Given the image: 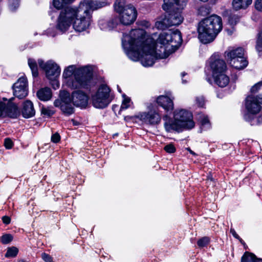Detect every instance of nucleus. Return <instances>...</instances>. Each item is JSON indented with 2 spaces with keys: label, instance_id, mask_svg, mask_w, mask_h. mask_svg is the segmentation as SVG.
I'll return each mask as SVG.
<instances>
[{
  "label": "nucleus",
  "instance_id": "f257e3e1",
  "mask_svg": "<svg viewBox=\"0 0 262 262\" xmlns=\"http://www.w3.org/2000/svg\"><path fill=\"white\" fill-rule=\"evenodd\" d=\"M182 42L181 33L178 29L161 33L156 42L152 38L145 37L143 30L134 29L129 35L124 34L122 46L128 57L133 61L140 59L144 67L153 65L156 58H165L168 56V46L179 47Z\"/></svg>",
  "mask_w": 262,
  "mask_h": 262
},
{
  "label": "nucleus",
  "instance_id": "f03ea898",
  "mask_svg": "<svg viewBox=\"0 0 262 262\" xmlns=\"http://www.w3.org/2000/svg\"><path fill=\"white\" fill-rule=\"evenodd\" d=\"M104 2L84 1L78 7H72L75 12L72 22L73 28L78 32H82L89 28L91 21V11L106 6Z\"/></svg>",
  "mask_w": 262,
  "mask_h": 262
},
{
  "label": "nucleus",
  "instance_id": "7ed1b4c3",
  "mask_svg": "<svg viewBox=\"0 0 262 262\" xmlns=\"http://www.w3.org/2000/svg\"><path fill=\"white\" fill-rule=\"evenodd\" d=\"M60 99L55 100L54 104L56 107H60L63 113L66 115H70L74 113V108L73 104L81 108H85L88 104L89 97L81 91H75L72 94L66 91H60Z\"/></svg>",
  "mask_w": 262,
  "mask_h": 262
},
{
  "label": "nucleus",
  "instance_id": "20e7f679",
  "mask_svg": "<svg viewBox=\"0 0 262 262\" xmlns=\"http://www.w3.org/2000/svg\"><path fill=\"white\" fill-rule=\"evenodd\" d=\"M221 17L212 15L202 20L199 24V39L203 43L212 42L222 29Z\"/></svg>",
  "mask_w": 262,
  "mask_h": 262
},
{
  "label": "nucleus",
  "instance_id": "39448f33",
  "mask_svg": "<svg viewBox=\"0 0 262 262\" xmlns=\"http://www.w3.org/2000/svg\"><path fill=\"white\" fill-rule=\"evenodd\" d=\"M74 75L68 81V85L73 89L86 88L90 83L92 78V69L89 66L82 67L76 69L75 66H69L66 69L63 73V77L70 78Z\"/></svg>",
  "mask_w": 262,
  "mask_h": 262
},
{
  "label": "nucleus",
  "instance_id": "423d86ee",
  "mask_svg": "<svg viewBox=\"0 0 262 262\" xmlns=\"http://www.w3.org/2000/svg\"><path fill=\"white\" fill-rule=\"evenodd\" d=\"M163 119L166 121L164 123V127L168 132L173 130L179 132L184 129H190L194 126L192 114L184 110L174 112V120H167V116H165Z\"/></svg>",
  "mask_w": 262,
  "mask_h": 262
},
{
  "label": "nucleus",
  "instance_id": "0eeeda50",
  "mask_svg": "<svg viewBox=\"0 0 262 262\" xmlns=\"http://www.w3.org/2000/svg\"><path fill=\"white\" fill-rule=\"evenodd\" d=\"M110 92L111 90L107 85L101 84L97 92L92 96L93 106L98 108L106 107L112 100L110 96Z\"/></svg>",
  "mask_w": 262,
  "mask_h": 262
},
{
  "label": "nucleus",
  "instance_id": "6e6552de",
  "mask_svg": "<svg viewBox=\"0 0 262 262\" xmlns=\"http://www.w3.org/2000/svg\"><path fill=\"white\" fill-rule=\"evenodd\" d=\"M147 112L139 113L136 118L146 124L156 125L159 124L161 120V115L158 107L150 104L147 106Z\"/></svg>",
  "mask_w": 262,
  "mask_h": 262
},
{
  "label": "nucleus",
  "instance_id": "1a4fd4ad",
  "mask_svg": "<svg viewBox=\"0 0 262 262\" xmlns=\"http://www.w3.org/2000/svg\"><path fill=\"white\" fill-rule=\"evenodd\" d=\"M75 14L72 7H67L62 9L57 18L56 29L61 33L68 30L72 24Z\"/></svg>",
  "mask_w": 262,
  "mask_h": 262
},
{
  "label": "nucleus",
  "instance_id": "9d476101",
  "mask_svg": "<svg viewBox=\"0 0 262 262\" xmlns=\"http://www.w3.org/2000/svg\"><path fill=\"white\" fill-rule=\"evenodd\" d=\"M245 107L247 110L248 113L246 114L244 116L245 119V116L247 114H249L250 119L252 120L253 119H255V122H256L257 118H256L253 115L256 114L259 112L261 110V104H262V95L254 96L253 95H249L247 97L245 100Z\"/></svg>",
  "mask_w": 262,
  "mask_h": 262
},
{
  "label": "nucleus",
  "instance_id": "9b49d317",
  "mask_svg": "<svg viewBox=\"0 0 262 262\" xmlns=\"http://www.w3.org/2000/svg\"><path fill=\"white\" fill-rule=\"evenodd\" d=\"M171 10H169L170 13L166 15L164 18L156 23V26L158 29L164 30L170 26H178L182 23L183 17L180 10L176 12Z\"/></svg>",
  "mask_w": 262,
  "mask_h": 262
},
{
  "label": "nucleus",
  "instance_id": "f8f14e48",
  "mask_svg": "<svg viewBox=\"0 0 262 262\" xmlns=\"http://www.w3.org/2000/svg\"><path fill=\"white\" fill-rule=\"evenodd\" d=\"M38 63L41 69L43 70L47 77L50 80H55L60 73L59 67L54 61L50 60L45 63L42 59L38 60Z\"/></svg>",
  "mask_w": 262,
  "mask_h": 262
},
{
  "label": "nucleus",
  "instance_id": "ddd939ff",
  "mask_svg": "<svg viewBox=\"0 0 262 262\" xmlns=\"http://www.w3.org/2000/svg\"><path fill=\"white\" fill-rule=\"evenodd\" d=\"M137 12L135 8L128 5L125 9L119 14V20L121 24L128 26L132 24L136 19Z\"/></svg>",
  "mask_w": 262,
  "mask_h": 262
},
{
  "label": "nucleus",
  "instance_id": "4468645a",
  "mask_svg": "<svg viewBox=\"0 0 262 262\" xmlns=\"http://www.w3.org/2000/svg\"><path fill=\"white\" fill-rule=\"evenodd\" d=\"M13 95L19 99H23L28 95V82L26 77H20L13 86Z\"/></svg>",
  "mask_w": 262,
  "mask_h": 262
},
{
  "label": "nucleus",
  "instance_id": "2eb2a0df",
  "mask_svg": "<svg viewBox=\"0 0 262 262\" xmlns=\"http://www.w3.org/2000/svg\"><path fill=\"white\" fill-rule=\"evenodd\" d=\"M209 63L212 71V75H217L226 71V63L223 59H220L218 55H212L210 58Z\"/></svg>",
  "mask_w": 262,
  "mask_h": 262
},
{
  "label": "nucleus",
  "instance_id": "dca6fc26",
  "mask_svg": "<svg viewBox=\"0 0 262 262\" xmlns=\"http://www.w3.org/2000/svg\"><path fill=\"white\" fill-rule=\"evenodd\" d=\"M186 4V0H164L162 8L166 11L175 9L181 10L183 9Z\"/></svg>",
  "mask_w": 262,
  "mask_h": 262
},
{
  "label": "nucleus",
  "instance_id": "f3484780",
  "mask_svg": "<svg viewBox=\"0 0 262 262\" xmlns=\"http://www.w3.org/2000/svg\"><path fill=\"white\" fill-rule=\"evenodd\" d=\"M173 99L169 97L161 95L157 98V103L164 110L168 111L173 108Z\"/></svg>",
  "mask_w": 262,
  "mask_h": 262
},
{
  "label": "nucleus",
  "instance_id": "a211bd4d",
  "mask_svg": "<svg viewBox=\"0 0 262 262\" xmlns=\"http://www.w3.org/2000/svg\"><path fill=\"white\" fill-rule=\"evenodd\" d=\"M13 99V98H10L6 103V117L15 118L19 116V111L16 105L11 102Z\"/></svg>",
  "mask_w": 262,
  "mask_h": 262
},
{
  "label": "nucleus",
  "instance_id": "6ab92c4d",
  "mask_svg": "<svg viewBox=\"0 0 262 262\" xmlns=\"http://www.w3.org/2000/svg\"><path fill=\"white\" fill-rule=\"evenodd\" d=\"M244 55V50L241 47L236 49H228L225 52V56L228 61L233 58H241Z\"/></svg>",
  "mask_w": 262,
  "mask_h": 262
},
{
  "label": "nucleus",
  "instance_id": "aec40b11",
  "mask_svg": "<svg viewBox=\"0 0 262 262\" xmlns=\"http://www.w3.org/2000/svg\"><path fill=\"white\" fill-rule=\"evenodd\" d=\"M21 112L23 117L26 118H31L34 116L35 111L31 101L27 100L24 102Z\"/></svg>",
  "mask_w": 262,
  "mask_h": 262
},
{
  "label": "nucleus",
  "instance_id": "412c9836",
  "mask_svg": "<svg viewBox=\"0 0 262 262\" xmlns=\"http://www.w3.org/2000/svg\"><path fill=\"white\" fill-rule=\"evenodd\" d=\"M229 62L232 67L238 70H241L246 68L248 63L244 55L241 58H235L230 59V61Z\"/></svg>",
  "mask_w": 262,
  "mask_h": 262
},
{
  "label": "nucleus",
  "instance_id": "4be33fe9",
  "mask_svg": "<svg viewBox=\"0 0 262 262\" xmlns=\"http://www.w3.org/2000/svg\"><path fill=\"white\" fill-rule=\"evenodd\" d=\"M213 77L215 83L220 87L224 88L229 84V78L225 74V72L213 75Z\"/></svg>",
  "mask_w": 262,
  "mask_h": 262
},
{
  "label": "nucleus",
  "instance_id": "5701e85b",
  "mask_svg": "<svg viewBox=\"0 0 262 262\" xmlns=\"http://www.w3.org/2000/svg\"><path fill=\"white\" fill-rule=\"evenodd\" d=\"M117 23V19L114 18L109 21L105 19L100 20L98 24L101 30L106 31L112 30L116 26Z\"/></svg>",
  "mask_w": 262,
  "mask_h": 262
},
{
  "label": "nucleus",
  "instance_id": "b1692460",
  "mask_svg": "<svg viewBox=\"0 0 262 262\" xmlns=\"http://www.w3.org/2000/svg\"><path fill=\"white\" fill-rule=\"evenodd\" d=\"M252 0H233L232 7L234 10L238 11L246 9L252 3Z\"/></svg>",
  "mask_w": 262,
  "mask_h": 262
},
{
  "label": "nucleus",
  "instance_id": "393cba45",
  "mask_svg": "<svg viewBox=\"0 0 262 262\" xmlns=\"http://www.w3.org/2000/svg\"><path fill=\"white\" fill-rule=\"evenodd\" d=\"M38 98L42 101H48L52 97V92L50 88H45L40 89L37 93Z\"/></svg>",
  "mask_w": 262,
  "mask_h": 262
},
{
  "label": "nucleus",
  "instance_id": "a878e982",
  "mask_svg": "<svg viewBox=\"0 0 262 262\" xmlns=\"http://www.w3.org/2000/svg\"><path fill=\"white\" fill-rule=\"evenodd\" d=\"M241 262H262V259L257 258L253 253L246 252L242 257Z\"/></svg>",
  "mask_w": 262,
  "mask_h": 262
},
{
  "label": "nucleus",
  "instance_id": "bb28decb",
  "mask_svg": "<svg viewBox=\"0 0 262 262\" xmlns=\"http://www.w3.org/2000/svg\"><path fill=\"white\" fill-rule=\"evenodd\" d=\"M125 4V0H116L114 4V8L115 11L120 14L128 6Z\"/></svg>",
  "mask_w": 262,
  "mask_h": 262
},
{
  "label": "nucleus",
  "instance_id": "cd10ccee",
  "mask_svg": "<svg viewBox=\"0 0 262 262\" xmlns=\"http://www.w3.org/2000/svg\"><path fill=\"white\" fill-rule=\"evenodd\" d=\"M28 65L31 70L33 77H37L38 75V67L36 61L32 58H29L28 60Z\"/></svg>",
  "mask_w": 262,
  "mask_h": 262
},
{
  "label": "nucleus",
  "instance_id": "c85d7f7f",
  "mask_svg": "<svg viewBox=\"0 0 262 262\" xmlns=\"http://www.w3.org/2000/svg\"><path fill=\"white\" fill-rule=\"evenodd\" d=\"M210 12L211 8L208 5H205L201 6L199 7L198 11V14L203 16L209 14Z\"/></svg>",
  "mask_w": 262,
  "mask_h": 262
},
{
  "label": "nucleus",
  "instance_id": "c756f323",
  "mask_svg": "<svg viewBox=\"0 0 262 262\" xmlns=\"http://www.w3.org/2000/svg\"><path fill=\"white\" fill-rule=\"evenodd\" d=\"M74 0H53V6L57 9H60L65 4L73 2Z\"/></svg>",
  "mask_w": 262,
  "mask_h": 262
},
{
  "label": "nucleus",
  "instance_id": "7c9ffc66",
  "mask_svg": "<svg viewBox=\"0 0 262 262\" xmlns=\"http://www.w3.org/2000/svg\"><path fill=\"white\" fill-rule=\"evenodd\" d=\"M18 252V249L15 247H11L7 249L5 256L6 257H15Z\"/></svg>",
  "mask_w": 262,
  "mask_h": 262
},
{
  "label": "nucleus",
  "instance_id": "2f4dec72",
  "mask_svg": "<svg viewBox=\"0 0 262 262\" xmlns=\"http://www.w3.org/2000/svg\"><path fill=\"white\" fill-rule=\"evenodd\" d=\"M199 119L201 122V126L204 129H207L210 127V123L207 117L202 116L200 117Z\"/></svg>",
  "mask_w": 262,
  "mask_h": 262
},
{
  "label": "nucleus",
  "instance_id": "473e14b6",
  "mask_svg": "<svg viewBox=\"0 0 262 262\" xmlns=\"http://www.w3.org/2000/svg\"><path fill=\"white\" fill-rule=\"evenodd\" d=\"M41 113L45 116L50 117L55 113V111L52 107L42 106L41 108Z\"/></svg>",
  "mask_w": 262,
  "mask_h": 262
},
{
  "label": "nucleus",
  "instance_id": "72a5a7b5",
  "mask_svg": "<svg viewBox=\"0 0 262 262\" xmlns=\"http://www.w3.org/2000/svg\"><path fill=\"white\" fill-rule=\"evenodd\" d=\"M250 115L249 114H247L245 116V120L246 121L249 122L251 125H257V124H262V115L259 116L257 119V121H256V122H255V119H253L252 120H251L249 118L250 117Z\"/></svg>",
  "mask_w": 262,
  "mask_h": 262
},
{
  "label": "nucleus",
  "instance_id": "f704fd0d",
  "mask_svg": "<svg viewBox=\"0 0 262 262\" xmlns=\"http://www.w3.org/2000/svg\"><path fill=\"white\" fill-rule=\"evenodd\" d=\"M210 242V238L208 237L205 236L198 240L197 244L200 248L207 246Z\"/></svg>",
  "mask_w": 262,
  "mask_h": 262
},
{
  "label": "nucleus",
  "instance_id": "c9c22d12",
  "mask_svg": "<svg viewBox=\"0 0 262 262\" xmlns=\"http://www.w3.org/2000/svg\"><path fill=\"white\" fill-rule=\"evenodd\" d=\"M13 240V236L10 234H5L2 236L1 241L3 244H8Z\"/></svg>",
  "mask_w": 262,
  "mask_h": 262
},
{
  "label": "nucleus",
  "instance_id": "e433bc0d",
  "mask_svg": "<svg viewBox=\"0 0 262 262\" xmlns=\"http://www.w3.org/2000/svg\"><path fill=\"white\" fill-rule=\"evenodd\" d=\"M256 49L258 52H262V30L258 33Z\"/></svg>",
  "mask_w": 262,
  "mask_h": 262
},
{
  "label": "nucleus",
  "instance_id": "4c0bfd02",
  "mask_svg": "<svg viewBox=\"0 0 262 262\" xmlns=\"http://www.w3.org/2000/svg\"><path fill=\"white\" fill-rule=\"evenodd\" d=\"M229 23L232 25H235L239 21V16L237 15H232L229 17Z\"/></svg>",
  "mask_w": 262,
  "mask_h": 262
},
{
  "label": "nucleus",
  "instance_id": "58836bf2",
  "mask_svg": "<svg viewBox=\"0 0 262 262\" xmlns=\"http://www.w3.org/2000/svg\"><path fill=\"white\" fill-rule=\"evenodd\" d=\"M19 6V2L17 0H10L9 9L11 11H15Z\"/></svg>",
  "mask_w": 262,
  "mask_h": 262
},
{
  "label": "nucleus",
  "instance_id": "ea45409f",
  "mask_svg": "<svg viewBox=\"0 0 262 262\" xmlns=\"http://www.w3.org/2000/svg\"><path fill=\"white\" fill-rule=\"evenodd\" d=\"M6 103L0 101V117H6Z\"/></svg>",
  "mask_w": 262,
  "mask_h": 262
},
{
  "label": "nucleus",
  "instance_id": "a19ab883",
  "mask_svg": "<svg viewBox=\"0 0 262 262\" xmlns=\"http://www.w3.org/2000/svg\"><path fill=\"white\" fill-rule=\"evenodd\" d=\"M164 150L169 154H172L176 151V148L172 144H169L164 147Z\"/></svg>",
  "mask_w": 262,
  "mask_h": 262
},
{
  "label": "nucleus",
  "instance_id": "79ce46f5",
  "mask_svg": "<svg viewBox=\"0 0 262 262\" xmlns=\"http://www.w3.org/2000/svg\"><path fill=\"white\" fill-rule=\"evenodd\" d=\"M196 104L199 107H204L205 105V99L203 96H199L196 98Z\"/></svg>",
  "mask_w": 262,
  "mask_h": 262
},
{
  "label": "nucleus",
  "instance_id": "37998d69",
  "mask_svg": "<svg viewBox=\"0 0 262 262\" xmlns=\"http://www.w3.org/2000/svg\"><path fill=\"white\" fill-rule=\"evenodd\" d=\"M130 102V99L129 98H125L121 105V109H126L129 107V103Z\"/></svg>",
  "mask_w": 262,
  "mask_h": 262
},
{
  "label": "nucleus",
  "instance_id": "c03bdc74",
  "mask_svg": "<svg viewBox=\"0 0 262 262\" xmlns=\"http://www.w3.org/2000/svg\"><path fill=\"white\" fill-rule=\"evenodd\" d=\"M261 86L262 82H259L252 87L251 89V92L253 93H256L258 91V90L261 89Z\"/></svg>",
  "mask_w": 262,
  "mask_h": 262
},
{
  "label": "nucleus",
  "instance_id": "a18cd8bd",
  "mask_svg": "<svg viewBox=\"0 0 262 262\" xmlns=\"http://www.w3.org/2000/svg\"><path fill=\"white\" fill-rule=\"evenodd\" d=\"M255 9L260 12H262V0H256L254 2Z\"/></svg>",
  "mask_w": 262,
  "mask_h": 262
},
{
  "label": "nucleus",
  "instance_id": "49530a36",
  "mask_svg": "<svg viewBox=\"0 0 262 262\" xmlns=\"http://www.w3.org/2000/svg\"><path fill=\"white\" fill-rule=\"evenodd\" d=\"M4 144L6 148L10 149L13 146V142L12 140L9 138H6L5 139Z\"/></svg>",
  "mask_w": 262,
  "mask_h": 262
},
{
  "label": "nucleus",
  "instance_id": "de8ad7c7",
  "mask_svg": "<svg viewBox=\"0 0 262 262\" xmlns=\"http://www.w3.org/2000/svg\"><path fill=\"white\" fill-rule=\"evenodd\" d=\"M60 140V137L59 134L55 133L51 137V141L54 143H57Z\"/></svg>",
  "mask_w": 262,
  "mask_h": 262
},
{
  "label": "nucleus",
  "instance_id": "09e8293b",
  "mask_svg": "<svg viewBox=\"0 0 262 262\" xmlns=\"http://www.w3.org/2000/svg\"><path fill=\"white\" fill-rule=\"evenodd\" d=\"M41 257L46 262H52V257L48 254L43 253L41 255Z\"/></svg>",
  "mask_w": 262,
  "mask_h": 262
},
{
  "label": "nucleus",
  "instance_id": "8fccbe9b",
  "mask_svg": "<svg viewBox=\"0 0 262 262\" xmlns=\"http://www.w3.org/2000/svg\"><path fill=\"white\" fill-rule=\"evenodd\" d=\"M230 233L232 234L233 236L235 237V238L238 239L242 243H243V240L242 238H240L239 235L236 233L235 230L233 228H231L230 230Z\"/></svg>",
  "mask_w": 262,
  "mask_h": 262
},
{
  "label": "nucleus",
  "instance_id": "3c124183",
  "mask_svg": "<svg viewBox=\"0 0 262 262\" xmlns=\"http://www.w3.org/2000/svg\"><path fill=\"white\" fill-rule=\"evenodd\" d=\"M2 221L4 224L8 225L10 223L11 219L8 216H4L2 217Z\"/></svg>",
  "mask_w": 262,
  "mask_h": 262
},
{
  "label": "nucleus",
  "instance_id": "603ef678",
  "mask_svg": "<svg viewBox=\"0 0 262 262\" xmlns=\"http://www.w3.org/2000/svg\"><path fill=\"white\" fill-rule=\"evenodd\" d=\"M186 74L185 73V72H183L181 74V76H182V82L183 83H186L187 82V80L186 79H184V77L185 75H186Z\"/></svg>",
  "mask_w": 262,
  "mask_h": 262
},
{
  "label": "nucleus",
  "instance_id": "864d4df0",
  "mask_svg": "<svg viewBox=\"0 0 262 262\" xmlns=\"http://www.w3.org/2000/svg\"><path fill=\"white\" fill-rule=\"evenodd\" d=\"M187 150L189 151V152L193 155H195V152H194L192 150H191L189 148H187Z\"/></svg>",
  "mask_w": 262,
  "mask_h": 262
},
{
  "label": "nucleus",
  "instance_id": "5fc2aeb1",
  "mask_svg": "<svg viewBox=\"0 0 262 262\" xmlns=\"http://www.w3.org/2000/svg\"><path fill=\"white\" fill-rule=\"evenodd\" d=\"M18 262H25V261L23 259H20V260H19Z\"/></svg>",
  "mask_w": 262,
  "mask_h": 262
},
{
  "label": "nucleus",
  "instance_id": "6e6d98bb",
  "mask_svg": "<svg viewBox=\"0 0 262 262\" xmlns=\"http://www.w3.org/2000/svg\"><path fill=\"white\" fill-rule=\"evenodd\" d=\"M118 91H119V92L120 93H121V89L119 88V86H118Z\"/></svg>",
  "mask_w": 262,
  "mask_h": 262
},
{
  "label": "nucleus",
  "instance_id": "4d7b16f0",
  "mask_svg": "<svg viewBox=\"0 0 262 262\" xmlns=\"http://www.w3.org/2000/svg\"><path fill=\"white\" fill-rule=\"evenodd\" d=\"M3 100L4 101H7V99L5 98H3Z\"/></svg>",
  "mask_w": 262,
  "mask_h": 262
},
{
  "label": "nucleus",
  "instance_id": "13d9d810",
  "mask_svg": "<svg viewBox=\"0 0 262 262\" xmlns=\"http://www.w3.org/2000/svg\"><path fill=\"white\" fill-rule=\"evenodd\" d=\"M57 86L58 87V86H59V84H58V83H57Z\"/></svg>",
  "mask_w": 262,
  "mask_h": 262
}]
</instances>
